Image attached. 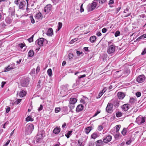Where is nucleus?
<instances>
[{"mask_svg": "<svg viewBox=\"0 0 146 146\" xmlns=\"http://www.w3.org/2000/svg\"><path fill=\"white\" fill-rule=\"evenodd\" d=\"M40 68L39 66H38L36 68V71L37 73L38 72H39L40 70Z\"/></svg>", "mask_w": 146, "mask_h": 146, "instance_id": "60", "label": "nucleus"}, {"mask_svg": "<svg viewBox=\"0 0 146 146\" xmlns=\"http://www.w3.org/2000/svg\"><path fill=\"white\" fill-rule=\"evenodd\" d=\"M52 5L50 4H48L44 8V11L46 13H48L51 10Z\"/></svg>", "mask_w": 146, "mask_h": 146, "instance_id": "8", "label": "nucleus"}, {"mask_svg": "<svg viewBox=\"0 0 146 146\" xmlns=\"http://www.w3.org/2000/svg\"><path fill=\"white\" fill-rule=\"evenodd\" d=\"M107 31V29L106 28H104L102 30V32L103 33H105Z\"/></svg>", "mask_w": 146, "mask_h": 146, "instance_id": "61", "label": "nucleus"}, {"mask_svg": "<svg viewBox=\"0 0 146 146\" xmlns=\"http://www.w3.org/2000/svg\"><path fill=\"white\" fill-rule=\"evenodd\" d=\"M42 133L43 131H41L40 132H39L38 133L36 137V142H39L40 141L43 137V135L42 134Z\"/></svg>", "mask_w": 146, "mask_h": 146, "instance_id": "7", "label": "nucleus"}, {"mask_svg": "<svg viewBox=\"0 0 146 146\" xmlns=\"http://www.w3.org/2000/svg\"><path fill=\"white\" fill-rule=\"evenodd\" d=\"M114 0H110L109 3V4L110 5V4H112L113 3H114Z\"/></svg>", "mask_w": 146, "mask_h": 146, "instance_id": "64", "label": "nucleus"}, {"mask_svg": "<svg viewBox=\"0 0 146 146\" xmlns=\"http://www.w3.org/2000/svg\"><path fill=\"white\" fill-rule=\"evenodd\" d=\"M19 46L21 47V48H22L25 45V44H23V43H20L19 44Z\"/></svg>", "mask_w": 146, "mask_h": 146, "instance_id": "58", "label": "nucleus"}, {"mask_svg": "<svg viewBox=\"0 0 146 146\" xmlns=\"http://www.w3.org/2000/svg\"><path fill=\"white\" fill-rule=\"evenodd\" d=\"M109 46L107 49V52L108 54L113 53L115 51V46L113 44L110 45L111 42H108Z\"/></svg>", "mask_w": 146, "mask_h": 146, "instance_id": "2", "label": "nucleus"}, {"mask_svg": "<svg viewBox=\"0 0 146 146\" xmlns=\"http://www.w3.org/2000/svg\"><path fill=\"white\" fill-rule=\"evenodd\" d=\"M29 18L31 21V23L33 24L34 23H35V21L33 18V16L32 15H31L29 17Z\"/></svg>", "mask_w": 146, "mask_h": 146, "instance_id": "37", "label": "nucleus"}, {"mask_svg": "<svg viewBox=\"0 0 146 146\" xmlns=\"http://www.w3.org/2000/svg\"><path fill=\"white\" fill-rule=\"evenodd\" d=\"M25 2L24 1H22L19 3V8L21 9L24 7L25 5Z\"/></svg>", "mask_w": 146, "mask_h": 146, "instance_id": "12", "label": "nucleus"}, {"mask_svg": "<svg viewBox=\"0 0 146 146\" xmlns=\"http://www.w3.org/2000/svg\"><path fill=\"white\" fill-rule=\"evenodd\" d=\"M107 90V88L106 87L104 88L100 92L103 94Z\"/></svg>", "mask_w": 146, "mask_h": 146, "instance_id": "55", "label": "nucleus"}, {"mask_svg": "<svg viewBox=\"0 0 146 146\" xmlns=\"http://www.w3.org/2000/svg\"><path fill=\"white\" fill-rule=\"evenodd\" d=\"M84 106L82 104L78 105L76 109V111L79 112L83 110L84 108Z\"/></svg>", "mask_w": 146, "mask_h": 146, "instance_id": "11", "label": "nucleus"}, {"mask_svg": "<svg viewBox=\"0 0 146 146\" xmlns=\"http://www.w3.org/2000/svg\"><path fill=\"white\" fill-rule=\"evenodd\" d=\"M117 96L118 98L120 99H122L125 97L124 94L120 92L118 93Z\"/></svg>", "mask_w": 146, "mask_h": 146, "instance_id": "18", "label": "nucleus"}, {"mask_svg": "<svg viewBox=\"0 0 146 146\" xmlns=\"http://www.w3.org/2000/svg\"><path fill=\"white\" fill-rule=\"evenodd\" d=\"M77 102V100L75 98H71L69 100V103L75 104Z\"/></svg>", "mask_w": 146, "mask_h": 146, "instance_id": "20", "label": "nucleus"}, {"mask_svg": "<svg viewBox=\"0 0 146 146\" xmlns=\"http://www.w3.org/2000/svg\"><path fill=\"white\" fill-rule=\"evenodd\" d=\"M53 33V30L52 29V28H50L48 30L46 33V34L48 36H51L52 35Z\"/></svg>", "mask_w": 146, "mask_h": 146, "instance_id": "14", "label": "nucleus"}, {"mask_svg": "<svg viewBox=\"0 0 146 146\" xmlns=\"http://www.w3.org/2000/svg\"><path fill=\"white\" fill-rule=\"evenodd\" d=\"M22 99H18L15 102V103H16V104L17 105L21 101Z\"/></svg>", "mask_w": 146, "mask_h": 146, "instance_id": "47", "label": "nucleus"}, {"mask_svg": "<svg viewBox=\"0 0 146 146\" xmlns=\"http://www.w3.org/2000/svg\"><path fill=\"white\" fill-rule=\"evenodd\" d=\"M77 38H74L73 39H72L70 41V42L71 44H72L73 43V42H74L76 41H77Z\"/></svg>", "mask_w": 146, "mask_h": 146, "instance_id": "53", "label": "nucleus"}, {"mask_svg": "<svg viewBox=\"0 0 146 146\" xmlns=\"http://www.w3.org/2000/svg\"><path fill=\"white\" fill-rule=\"evenodd\" d=\"M96 37L95 36H93L91 37L90 38V40L92 43L94 42L96 40Z\"/></svg>", "mask_w": 146, "mask_h": 146, "instance_id": "22", "label": "nucleus"}, {"mask_svg": "<svg viewBox=\"0 0 146 146\" xmlns=\"http://www.w3.org/2000/svg\"><path fill=\"white\" fill-rule=\"evenodd\" d=\"M33 119L32 118L31 116H29L26 118V121H33Z\"/></svg>", "mask_w": 146, "mask_h": 146, "instance_id": "28", "label": "nucleus"}, {"mask_svg": "<svg viewBox=\"0 0 146 146\" xmlns=\"http://www.w3.org/2000/svg\"><path fill=\"white\" fill-rule=\"evenodd\" d=\"M146 53V48H145L144 49L143 51L141 53V54L143 55Z\"/></svg>", "mask_w": 146, "mask_h": 146, "instance_id": "62", "label": "nucleus"}, {"mask_svg": "<svg viewBox=\"0 0 146 146\" xmlns=\"http://www.w3.org/2000/svg\"><path fill=\"white\" fill-rule=\"evenodd\" d=\"M126 132L127 131L124 128L122 131L121 133L122 135H126Z\"/></svg>", "mask_w": 146, "mask_h": 146, "instance_id": "41", "label": "nucleus"}, {"mask_svg": "<svg viewBox=\"0 0 146 146\" xmlns=\"http://www.w3.org/2000/svg\"><path fill=\"white\" fill-rule=\"evenodd\" d=\"M129 104H125L122 106V108L125 111H126L129 109Z\"/></svg>", "mask_w": 146, "mask_h": 146, "instance_id": "15", "label": "nucleus"}, {"mask_svg": "<svg viewBox=\"0 0 146 146\" xmlns=\"http://www.w3.org/2000/svg\"><path fill=\"white\" fill-rule=\"evenodd\" d=\"M136 101V100L135 99L131 98H130L129 102L130 103L132 104H134V103H135Z\"/></svg>", "mask_w": 146, "mask_h": 146, "instance_id": "29", "label": "nucleus"}, {"mask_svg": "<svg viewBox=\"0 0 146 146\" xmlns=\"http://www.w3.org/2000/svg\"><path fill=\"white\" fill-rule=\"evenodd\" d=\"M47 72L49 76H51L52 75V71L51 69H49L47 71Z\"/></svg>", "mask_w": 146, "mask_h": 146, "instance_id": "31", "label": "nucleus"}, {"mask_svg": "<svg viewBox=\"0 0 146 146\" xmlns=\"http://www.w3.org/2000/svg\"><path fill=\"white\" fill-rule=\"evenodd\" d=\"M34 51L32 50H30L28 53V56L31 57L33 56L34 55Z\"/></svg>", "mask_w": 146, "mask_h": 146, "instance_id": "26", "label": "nucleus"}, {"mask_svg": "<svg viewBox=\"0 0 146 146\" xmlns=\"http://www.w3.org/2000/svg\"><path fill=\"white\" fill-rule=\"evenodd\" d=\"M106 0H99V2L100 3L102 4L104 3Z\"/></svg>", "mask_w": 146, "mask_h": 146, "instance_id": "54", "label": "nucleus"}, {"mask_svg": "<svg viewBox=\"0 0 146 146\" xmlns=\"http://www.w3.org/2000/svg\"><path fill=\"white\" fill-rule=\"evenodd\" d=\"M83 4V3L82 4V5H81L80 6V12L81 13L83 12L84 11V9L82 7Z\"/></svg>", "mask_w": 146, "mask_h": 146, "instance_id": "52", "label": "nucleus"}, {"mask_svg": "<svg viewBox=\"0 0 146 146\" xmlns=\"http://www.w3.org/2000/svg\"><path fill=\"white\" fill-rule=\"evenodd\" d=\"M145 118L141 116H139L136 119V121L137 123L139 125L143 123L145 121Z\"/></svg>", "mask_w": 146, "mask_h": 146, "instance_id": "4", "label": "nucleus"}, {"mask_svg": "<svg viewBox=\"0 0 146 146\" xmlns=\"http://www.w3.org/2000/svg\"><path fill=\"white\" fill-rule=\"evenodd\" d=\"M33 37L34 35H33L31 38L28 39V40L29 42H31L33 41Z\"/></svg>", "mask_w": 146, "mask_h": 146, "instance_id": "42", "label": "nucleus"}, {"mask_svg": "<svg viewBox=\"0 0 146 146\" xmlns=\"http://www.w3.org/2000/svg\"><path fill=\"white\" fill-rule=\"evenodd\" d=\"M96 2H93L91 4H89L87 7L88 11H93L96 7Z\"/></svg>", "mask_w": 146, "mask_h": 146, "instance_id": "3", "label": "nucleus"}, {"mask_svg": "<svg viewBox=\"0 0 146 146\" xmlns=\"http://www.w3.org/2000/svg\"><path fill=\"white\" fill-rule=\"evenodd\" d=\"M76 53L77 56H79L82 55V52H80V51L76 50Z\"/></svg>", "mask_w": 146, "mask_h": 146, "instance_id": "40", "label": "nucleus"}, {"mask_svg": "<svg viewBox=\"0 0 146 146\" xmlns=\"http://www.w3.org/2000/svg\"><path fill=\"white\" fill-rule=\"evenodd\" d=\"M94 141H91L89 143V146H94Z\"/></svg>", "mask_w": 146, "mask_h": 146, "instance_id": "45", "label": "nucleus"}, {"mask_svg": "<svg viewBox=\"0 0 146 146\" xmlns=\"http://www.w3.org/2000/svg\"><path fill=\"white\" fill-rule=\"evenodd\" d=\"M116 115L117 117H120L122 116V113L121 112H117L116 113Z\"/></svg>", "mask_w": 146, "mask_h": 146, "instance_id": "38", "label": "nucleus"}, {"mask_svg": "<svg viewBox=\"0 0 146 146\" xmlns=\"http://www.w3.org/2000/svg\"><path fill=\"white\" fill-rule=\"evenodd\" d=\"M35 17L38 19L41 20L42 19V14L40 13L36 14L35 16Z\"/></svg>", "mask_w": 146, "mask_h": 146, "instance_id": "17", "label": "nucleus"}, {"mask_svg": "<svg viewBox=\"0 0 146 146\" xmlns=\"http://www.w3.org/2000/svg\"><path fill=\"white\" fill-rule=\"evenodd\" d=\"M60 131V129L58 127L55 128L53 131V133L55 134H58Z\"/></svg>", "mask_w": 146, "mask_h": 146, "instance_id": "23", "label": "nucleus"}, {"mask_svg": "<svg viewBox=\"0 0 146 146\" xmlns=\"http://www.w3.org/2000/svg\"><path fill=\"white\" fill-rule=\"evenodd\" d=\"M14 68L13 67L10 66H8L5 69V72H8Z\"/></svg>", "mask_w": 146, "mask_h": 146, "instance_id": "24", "label": "nucleus"}, {"mask_svg": "<svg viewBox=\"0 0 146 146\" xmlns=\"http://www.w3.org/2000/svg\"><path fill=\"white\" fill-rule=\"evenodd\" d=\"M120 33L119 31H117L115 33V37H117L120 35Z\"/></svg>", "mask_w": 146, "mask_h": 146, "instance_id": "39", "label": "nucleus"}, {"mask_svg": "<svg viewBox=\"0 0 146 146\" xmlns=\"http://www.w3.org/2000/svg\"><path fill=\"white\" fill-rule=\"evenodd\" d=\"M34 129V125L31 123L28 124L25 127V134L26 135L31 134Z\"/></svg>", "mask_w": 146, "mask_h": 146, "instance_id": "1", "label": "nucleus"}, {"mask_svg": "<svg viewBox=\"0 0 146 146\" xmlns=\"http://www.w3.org/2000/svg\"><path fill=\"white\" fill-rule=\"evenodd\" d=\"M62 26V24L61 23L59 22L58 23V31L61 28Z\"/></svg>", "mask_w": 146, "mask_h": 146, "instance_id": "43", "label": "nucleus"}, {"mask_svg": "<svg viewBox=\"0 0 146 146\" xmlns=\"http://www.w3.org/2000/svg\"><path fill=\"white\" fill-rule=\"evenodd\" d=\"M93 129V128L92 126H90L86 128L85 129L86 133L87 134H88Z\"/></svg>", "mask_w": 146, "mask_h": 146, "instance_id": "19", "label": "nucleus"}, {"mask_svg": "<svg viewBox=\"0 0 146 146\" xmlns=\"http://www.w3.org/2000/svg\"><path fill=\"white\" fill-rule=\"evenodd\" d=\"M29 80L28 78L23 79L21 81V84L23 87H27L29 84Z\"/></svg>", "mask_w": 146, "mask_h": 146, "instance_id": "5", "label": "nucleus"}, {"mask_svg": "<svg viewBox=\"0 0 146 146\" xmlns=\"http://www.w3.org/2000/svg\"><path fill=\"white\" fill-rule=\"evenodd\" d=\"M5 21L7 23L9 24H10L12 21L11 20H9V18H7L5 20Z\"/></svg>", "mask_w": 146, "mask_h": 146, "instance_id": "46", "label": "nucleus"}, {"mask_svg": "<svg viewBox=\"0 0 146 146\" xmlns=\"http://www.w3.org/2000/svg\"><path fill=\"white\" fill-rule=\"evenodd\" d=\"M103 127L102 126L100 125L98 127V129L99 131H100L102 130L103 129Z\"/></svg>", "mask_w": 146, "mask_h": 146, "instance_id": "49", "label": "nucleus"}, {"mask_svg": "<svg viewBox=\"0 0 146 146\" xmlns=\"http://www.w3.org/2000/svg\"><path fill=\"white\" fill-rule=\"evenodd\" d=\"M121 126L120 125H117L116 126V131L119 132L120 128Z\"/></svg>", "mask_w": 146, "mask_h": 146, "instance_id": "35", "label": "nucleus"}, {"mask_svg": "<svg viewBox=\"0 0 146 146\" xmlns=\"http://www.w3.org/2000/svg\"><path fill=\"white\" fill-rule=\"evenodd\" d=\"M0 25L2 28H5L6 26V24L4 23H1Z\"/></svg>", "mask_w": 146, "mask_h": 146, "instance_id": "57", "label": "nucleus"}, {"mask_svg": "<svg viewBox=\"0 0 146 146\" xmlns=\"http://www.w3.org/2000/svg\"><path fill=\"white\" fill-rule=\"evenodd\" d=\"M44 41L43 38H41L38 40V44L40 46H42L43 45V42Z\"/></svg>", "mask_w": 146, "mask_h": 146, "instance_id": "13", "label": "nucleus"}, {"mask_svg": "<svg viewBox=\"0 0 146 146\" xmlns=\"http://www.w3.org/2000/svg\"><path fill=\"white\" fill-rule=\"evenodd\" d=\"M74 56V55L72 53H70L68 55V57L69 59L70 60H72Z\"/></svg>", "mask_w": 146, "mask_h": 146, "instance_id": "30", "label": "nucleus"}, {"mask_svg": "<svg viewBox=\"0 0 146 146\" xmlns=\"http://www.w3.org/2000/svg\"><path fill=\"white\" fill-rule=\"evenodd\" d=\"M131 142V139H130L128 141L126 142V144L127 145H129Z\"/></svg>", "mask_w": 146, "mask_h": 146, "instance_id": "63", "label": "nucleus"}, {"mask_svg": "<svg viewBox=\"0 0 146 146\" xmlns=\"http://www.w3.org/2000/svg\"><path fill=\"white\" fill-rule=\"evenodd\" d=\"M98 134L96 132L94 133L91 135V138L95 139L98 137Z\"/></svg>", "mask_w": 146, "mask_h": 146, "instance_id": "25", "label": "nucleus"}, {"mask_svg": "<svg viewBox=\"0 0 146 146\" xmlns=\"http://www.w3.org/2000/svg\"><path fill=\"white\" fill-rule=\"evenodd\" d=\"M146 38V34H143V35H142L140 37H139L137 39V40L141 39H143V38Z\"/></svg>", "mask_w": 146, "mask_h": 146, "instance_id": "36", "label": "nucleus"}, {"mask_svg": "<svg viewBox=\"0 0 146 146\" xmlns=\"http://www.w3.org/2000/svg\"><path fill=\"white\" fill-rule=\"evenodd\" d=\"M9 124V122H6L3 125V127L4 128H5V126Z\"/></svg>", "mask_w": 146, "mask_h": 146, "instance_id": "56", "label": "nucleus"}, {"mask_svg": "<svg viewBox=\"0 0 146 146\" xmlns=\"http://www.w3.org/2000/svg\"><path fill=\"white\" fill-rule=\"evenodd\" d=\"M26 92L23 90H21L19 93V95L21 97H23L26 94Z\"/></svg>", "mask_w": 146, "mask_h": 146, "instance_id": "16", "label": "nucleus"}, {"mask_svg": "<svg viewBox=\"0 0 146 146\" xmlns=\"http://www.w3.org/2000/svg\"><path fill=\"white\" fill-rule=\"evenodd\" d=\"M114 137L115 139H118L119 137L120 134L119 132H114L113 133Z\"/></svg>", "mask_w": 146, "mask_h": 146, "instance_id": "21", "label": "nucleus"}, {"mask_svg": "<svg viewBox=\"0 0 146 146\" xmlns=\"http://www.w3.org/2000/svg\"><path fill=\"white\" fill-rule=\"evenodd\" d=\"M102 143V141L100 140H99L96 142V146H100L101 145Z\"/></svg>", "mask_w": 146, "mask_h": 146, "instance_id": "27", "label": "nucleus"}, {"mask_svg": "<svg viewBox=\"0 0 146 146\" xmlns=\"http://www.w3.org/2000/svg\"><path fill=\"white\" fill-rule=\"evenodd\" d=\"M19 0H15L14 1V3L15 4L18 5L19 3Z\"/></svg>", "mask_w": 146, "mask_h": 146, "instance_id": "59", "label": "nucleus"}, {"mask_svg": "<svg viewBox=\"0 0 146 146\" xmlns=\"http://www.w3.org/2000/svg\"><path fill=\"white\" fill-rule=\"evenodd\" d=\"M72 132V131H68L67 133L65 134V136L67 138H68L69 137L70 135H71Z\"/></svg>", "mask_w": 146, "mask_h": 146, "instance_id": "32", "label": "nucleus"}, {"mask_svg": "<svg viewBox=\"0 0 146 146\" xmlns=\"http://www.w3.org/2000/svg\"><path fill=\"white\" fill-rule=\"evenodd\" d=\"M68 106L70 108V110H71L74 108V104L69 103Z\"/></svg>", "mask_w": 146, "mask_h": 146, "instance_id": "33", "label": "nucleus"}, {"mask_svg": "<svg viewBox=\"0 0 146 146\" xmlns=\"http://www.w3.org/2000/svg\"><path fill=\"white\" fill-rule=\"evenodd\" d=\"M14 9L13 8H10L9 10V12L12 15H13L14 14Z\"/></svg>", "mask_w": 146, "mask_h": 146, "instance_id": "34", "label": "nucleus"}, {"mask_svg": "<svg viewBox=\"0 0 146 146\" xmlns=\"http://www.w3.org/2000/svg\"><path fill=\"white\" fill-rule=\"evenodd\" d=\"M145 77L143 75L139 76L137 78V81L139 83L143 82L145 80Z\"/></svg>", "mask_w": 146, "mask_h": 146, "instance_id": "6", "label": "nucleus"}, {"mask_svg": "<svg viewBox=\"0 0 146 146\" xmlns=\"http://www.w3.org/2000/svg\"><path fill=\"white\" fill-rule=\"evenodd\" d=\"M113 107V104H112L108 103L106 108V111L109 112L110 111H111L112 110Z\"/></svg>", "mask_w": 146, "mask_h": 146, "instance_id": "10", "label": "nucleus"}, {"mask_svg": "<svg viewBox=\"0 0 146 146\" xmlns=\"http://www.w3.org/2000/svg\"><path fill=\"white\" fill-rule=\"evenodd\" d=\"M111 139L112 137L110 135H108L103 139V141L104 143H107L110 142Z\"/></svg>", "mask_w": 146, "mask_h": 146, "instance_id": "9", "label": "nucleus"}, {"mask_svg": "<svg viewBox=\"0 0 146 146\" xmlns=\"http://www.w3.org/2000/svg\"><path fill=\"white\" fill-rule=\"evenodd\" d=\"M43 109V106L42 105H40V107L38 108V111H40L42 110Z\"/></svg>", "mask_w": 146, "mask_h": 146, "instance_id": "48", "label": "nucleus"}, {"mask_svg": "<svg viewBox=\"0 0 146 146\" xmlns=\"http://www.w3.org/2000/svg\"><path fill=\"white\" fill-rule=\"evenodd\" d=\"M103 94L101 92H100L97 97V98L98 99L100 98L101 97Z\"/></svg>", "mask_w": 146, "mask_h": 146, "instance_id": "51", "label": "nucleus"}, {"mask_svg": "<svg viewBox=\"0 0 146 146\" xmlns=\"http://www.w3.org/2000/svg\"><path fill=\"white\" fill-rule=\"evenodd\" d=\"M141 94L139 92H137L136 93V95L137 97H139L141 96Z\"/></svg>", "mask_w": 146, "mask_h": 146, "instance_id": "50", "label": "nucleus"}, {"mask_svg": "<svg viewBox=\"0 0 146 146\" xmlns=\"http://www.w3.org/2000/svg\"><path fill=\"white\" fill-rule=\"evenodd\" d=\"M60 110V109L59 108H56L55 109V111L56 113H58L59 112Z\"/></svg>", "mask_w": 146, "mask_h": 146, "instance_id": "44", "label": "nucleus"}]
</instances>
